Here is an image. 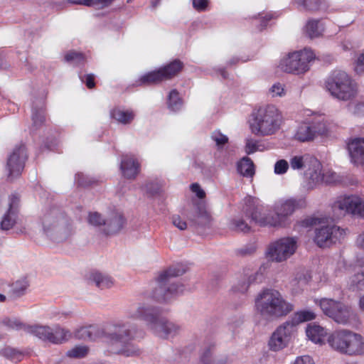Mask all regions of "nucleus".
I'll list each match as a JSON object with an SVG mask.
<instances>
[{"label":"nucleus","instance_id":"obj_1","mask_svg":"<svg viewBox=\"0 0 364 364\" xmlns=\"http://www.w3.org/2000/svg\"><path fill=\"white\" fill-rule=\"evenodd\" d=\"M135 333V325L129 321H117L111 323L105 330L95 325L81 327L75 331V337L89 341L105 337L115 347L113 350L114 353L129 357L140 354V350L131 343Z\"/></svg>","mask_w":364,"mask_h":364},{"label":"nucleus","instance_id":"obj_2","mask_svg":"<svg viewBox=\"0 0 364 364\" xmlns=\"http://www.w3.org/2000/svg\"><path fill=\"white\" fill-rule=\"evenodd\" d=\"M306 198L303 196L279 200L274 205V215L268 213L257 199L251 196L245 198L243 212L246 216L260 226H282L287 218L296 210L306 207Z\"/></svg>","mask_w":364,"mask_h":364},{"label":"nucleus","instance_id":"obj_3","mask_svg":"<svg viewBox=\"0 0 364 364\" xmlns=\"http://www.w3.org/2000/svg\"><path fill=\"white\" fill-rule=\"evenodd\" d=\"M128 316L144 322L148 330L154 335L168 338L178 334L181 326L162 316V309L149 304H139L136 309H129Z\"/></svg>","mask_w":364,"mask_h":364},{"label":"nucleus","instance_id":"obj_4","mask_svg":"<svg viewBox=\"0 0 364 364\" xmlns=\"http://www.w3.org/2000/svg\"><path fill=\"white\" fill-rule=\"evenodd\" d=\"M282 122L278 109L269 105L253 109L249 117L248 124L252 134L263 137L274 134L280 129Z\"/></svg>","mask_w":364,"mask_h":364},{"label":"nucleus","instance_id":"obj_5","mask_svg":"<svg viewBox=\"0 0 364 364\" xmlns=\"http://www.w3.org/2000/svg\"><path fill=\"white\" fill-rule=\"evenodd\" d=\"M257 312L266 319L285 316L293 311L294 306L287 301L279 291L267 289L259 293L255 299Z\"/></svg>","mask_w":364,"mask_h":364},{"label":"nucleus","instance_id":"obj_6","mask_svg":"<svg viewBox=\"0 0 364 364\" xmlns=\"http://www.w3.org/2000/svg\"><path fill=\"white\" fill-rule=\"evenodd\" d=\"M184 273L185 270L180 265L171 267L163 272L157 279V286L152 293L153 298L159 302H164L183 293L184 287L173 282L172 279Z\"/></svg>","mask_w":364,"mask_h":364},{"label":"nucleus","instance_id":"obj_7","mask_svg":"<svg viewBox=\"0 0 364 364\" xmlns=\"http://www.w3.org/2000/svg\"><path fill=\"white\" fill-rule=\"evenodd\" d=\"M41 223L44 233L53 239H65L73 231L70 220L58 208L46 210Z\"/></svg>","mask_w":364,"mask_h":364},{"label":"nucleus","instance_id":"obj_8","mask_svg":"<svg viewBox=\"0 0 364 364\" xmlns=\"http://www.w3.org/2000/svg\"><path fill=\"white\" fill-rule=\"evenodd\" d=\"M328 342L331 347L341 353L350 356L364 355V337L349 330L333 333Z\"/></svg>","mask_w":364,"mask_h":364},{"label":"nucleus","instance_id":"obj_9","mask_svg":"<svg viewBox=\"0 0 364 364\" xmlns=\"http://www.w3.org/2000/svg\"><path fill=\"white\" fill-rule=\"evenodd\" d=\"M326 87L332 96L340 100H350L358 94L357 83L343 70L333 71L326 81Z\"/></svg>","mask_w":364,"mask_h":364},{"label":"nucleus","instance_id":"obj_10","mask_svg":"<svg viewBox=\"0 0 364 364\" xmlns=\"http://www.w3.org/2000/svg\"><path fill=\"white\" fill-rule=\"evenodd\" d=\"M314 59L315 54L313 50L305 48L303 50L289 53L287 57L281 60L279 67L286 73L296 75L303 74L309 70V63Z\"/></svg>","mask_w":364,"mask_h":364},{"label":"nucleus","instance_id":"obj_11","mask_svg":"<svg viewBox=\"0 0 364 364\" xmlns=\"http://www.w3.org/2000/svg\"><path fill=\"white\" fill-rule=\"evenodd\" d=\"M27 333L36 336L38 339L53 344H61L72 337L70 330L57 324L51 328L49 326L29 325L26 327Z\"/></svg>","mask_w":364,"mask_h":364},{"label":"nucleus","instance_id":"obj_12","mask_svg":"<svg viewBox=\"0 0 364 364\" xmlns=\"http://www.w3.org/2000/svg\"><path fill=\"white\" fill-rule=\"evenodd\" d=\"M319 306L325 315L340 324H347L353 315L350 306L331 299H321Z\"/></svg>","mask_w":364,"mask_h":364},{"label":"nucleus","instance_id":"obj_13","mask_svg":"<svg viewBox=\"0 0 364 364\" xmlns=\"http://www.w3.org/2000/svg\"><path fill=\"white\" fill-rule=\"evenodd\" d=\"M182 68L183 63L178 60H175L158 70L143 75L139 78V82L140 85H143L160 83L162 81L172 78L178 73Z\"/></svg>","mask_w":364,"mask_h":364},{"label":"nucleus","instance_id":"obj_14","mask_svg":"<svg viewBox=\"0 0 364 364\" xmlns=\"http://www.w3.org/2000/svg\"><path fill=\"white\" fill-rule=\"evenodd\" d=\"M296 250V239L294 237H284L270 244L267 254L272 261L280 262L290 257Z\"/></svg>","mask_w":364,"mask_h":364},{"label":"nucleus","instance_id":"obj_15","mask_svg":"<svg viewBox=\"0 0 364 364\" xmlns=\"http://www.w3.org/2000/svg\"><path fill=\"white\" fill-rule=\"evenodd\" d=\"M296 329L292 321H285L279 326L268 342V346L272 351L277 352L288 346Z\"/></svg>","mask_w":364,"mask_h":364},{"label":"nucleus","instance_id":"obj_16","mask_svg":"<svg viewBox=\"0 0 364 364\" xmlns=\"http://www.w3.org/2000/svg\"><path fill=\"white\" fill-rule=\"evenodd\" d=\"M327 132L324 117L318 115L315 120L302 123L297 129L295 138L302 142L314 139L316 134L323 135Z\"/></svg>","mask_w":364,"mask_h":364},{"label":"nucleus","instance_id":"obj_17","mask_svg":"<svg viewBox=\"0 0 364 364\" xmlns=\"http://www.w3.org/2000/svg\"><path fill=\"white\" fill-rule=\"evenodd\" d=\"M346 231L336 225L323 226L316 230L314 241L320 247H327L343 240Z\"/></svg>","mask_w":364,"mask_h":364},{"label":"nucleus","instance_id":"obj_18","mask_svg":"<svg viewBox=\"0 0 364 364\" xmlns=\"http://www.w3.org/2000/svg\"><path fill=\"white\" fill-rule=\"evenodd\" d=\"M27 159L28 154L25 145L23 144L16 145L7 159L6 168L10 179L21 174Z\"/></svg>","mask_w":364,"mask_h":364},{"label":"nucleus","instance_id":"obj_19","mask_svg":"<svg viewBox=\"0 0 364 364\" xmlns=\"http://www.w3.org/2000/svg\"><path fill=\"white\" fill-rule=\"evenodd\" d=\"M334 208L350 214L359 219H364V199L356 196L340 198L334 203Z\"/></svg>","mask_w":364,"mask_h":364},{"label":"nucleus","instance_id":"obj_20","mask_svg":"<svg viewBox=\"0 0 364 364\" xmlns=\"http://www.w3.org/2000/svg\"><path fill=\"white\" fill-rule=\"evenodd\" d=\"M323 171L322 165L319 161L314 157L309 158V168L306 171L305 174L310 188H313L314 186L323 183Z\"/></svg>","mask_w":364,"mask_h":364},{"label":"nucleus","instance_id":"obj_21","mask_svg":"<svg viewBox=\"0 0 364 364\" xmlns=\"http://www.w3.org/2000/svg\"><path fill=\"white\" fill-rule=\"evenodd\" d=\"M19 203L18 197L14 194L9 198V209L4 215L1 221V229L3 230H9L16 223L18 207Z\"/></svg>","mask_w":364,"mask_h":364},{"label":"nucleus","instance_id":"obj_22","mask_svg":"<svg viewBox=\"0 0 364 364\" xmlns=\"http://www.w3.org/2000/svg\"><path fill=\"white\" fill-rule=\"evenodd\" d=\"M19 203L18 197L14 194L9 198V209L4 215L1 221V229L3 230H9L16 223L18 207Z\"/></svg>","mask_w":364,"mask_h":364},{"label":"nucleus","instance_id":"obj_23","mask_svg":"<svg viewBox=\"0 0 364 364\" xmlns=\"http://www.w3.org/2000/svg\"><path fill=\"white\" fill-rule=\"evenodd\" d=\"M120 170L124 177L134 179L140 171V164L133 156H123L120 163Z\"/></svg>","mask_w":364,"mask_h":364},{"label":"nucleus","instance_id":"obj_24","mask_svg":"<svg viewBox=\"0 0 364 364\" xmlns=\"http://www.w3.org/2000/svg\"><path fill=\"white\" fill-rule=\"evenodd\" d=\"M348 150L353 164H364V139H352L348 144Z\"/></svg>","mask_w":364,"mask_h":364},{"label":"nucleus","instance_id":"obj_25","mask_svg":"<svg viewBox=\"0 0 364 364\" xmlns=\"http://www.w3.org/2000/svg\"><path fill=\"white\" fill-rule=\"evenodd\" d=\"M125 224V219L121 213H112L107 218L103 231L107 235H113L119 232Z\"/></svg>","mask_w":364,"mask_h":364},{"label":"nucleus","instance_id":"obj_26","mask_svg":"<svg viewBox=\"0 0 364 364\" xmlns=\"http://www.w3.org/2000/svg\"><path fill=\"white\" fill-rule=\"evenodd\" d=\"M87 279L89 283L94 284L101 289L110 288L114 284L111 277L99 272H90Z\"/></svg>","mask_w":364,"mask_h":364},{"label":"nucleus","instance_id":"obj_27","mask_svg":"<svg viewBox=\"0 0 364 364\" xmlns=\"http://www.w3.org/2000/svg\"><path fill=\"white\" fill-rule=\"evenodd\" d=\"M29 284L26 279H21L12 283L10 286L9 296L11 299L15 300L23 296Z\"/></svg>","mask_w":364,"mask_h":364},{"label":"nucleus","instance_id":"obj_28","mask_svg":"<svg viewBox=\"0 0 364 364\" xmlns=\"http://www.w3.org/2000/svg\"><path fill=\"white\" fill-rule=\"evenodd\" d=\"M306 333L308 338L315 343L323 342L324 337L327 334L326 330L316 324L308 325Z\"/></svg>","mask_w":364,"mask_h":364},{"label":"nucleus","instance_id":"obj_29","mask_svg":"<svg viewBox=\"0 0 364 364\" xmlns=\"http://www.w3.org/2000/svg\"><path fill=\"white\" fill-rule=\"evenodd\" d=\"M311 279V277L308 273H298L296 277L290 282V286L294 293L301 291L304 286H306Z\"/></svg>","mask_w":364,"mask_h":364},{"label":"nucleus","instance_id":"obj_30","mask_svg":"<svg viewBox=\"0 0 364 364\" xmlns=\"http://www.w3.org/2000/svg\"><path fill=\"white\" fill-rule=\"evenodd\" d=\"M237 171L242 176L252 178L255 174L252 161L248 157H243L237 164Z\"/></svg>","mask_w":364,"mask_h":364},{"label":"nucleus","instance_id":"obj_31","mask_svg":"<svg viewBox=\"0 0 364 364\" xmlns=\"http://www.w3.org/2000/svg\"><path fill=\"white\" fill-rule=\"evenodd\" d=\"M111 116L118 122L127 124L132 122L135 117V114L132 110L114 109L111 112Z\"/></svg>","mask_w":364,"mask_h":364},{"label":"nucleus","instance_id":"obj_32","mask_svg":"<svg viewBox=\"0 0 364 364\" xmlns=\"http://www.w3.org/2000/svg\"><path fill=\"white\" fill-rule=\"evenodd\" d=\"M262 274L259 272H255L250 274L247 279V281L239 284L237 286L233 287L235 291L245 293L247 291L250 284L253 283L261 282L262 279Z\"/></svg>","mask_w":364,"mask_h":364},{"label":"nucleus","instance_id":"obj_33","mask_svg":"<svg viewBox=\"0 0 364 364\" xmlns=\"http://www.w3.org/2000/svg\"><path fill=\"white\" fill-rule=\"evenodd\" d=\"M306 35L311 39L321 36L323 32V27L317 20H310L306 25Z\"/></svg>","mask_w":364,"mask_h":364},{"label":"nucleus","instance_id":"obj_34","mask_svg":"<svg viewBox=\"0 0 364 364\" xmlns=\"http://www.w3.org/2000/svg\"><path fill=\"white\" fill-rule=\"evenodd\" d=\"M315 318L316 314L314 312L310 310H304L296 312L291 319L287 321L294 322V328L296 329V326L299 323L311 321Z\"/></svg>","mask_w":364,"mask_h":364},{"label":"nucleus","instance_id":"obj_35","mask_svg":"<svg viewBox=\"0 0 364 364\" xmlns=\"http://www.w3.org/2000/svg\"><path fill=\"white\" fill-rule=\"evenodd\" d=\"M33 129H38L45 122V114L43 109V102H41L39 107H32Z\"/></svg>","mask_w":364,"mask_h":364},{"label":"nucleus","instance_id":"obj_36","mask_svg":"<svg viewBox=\"0 0 364 364\" xmlns=\"http://www.w3.org/2000/svg\"><path fill=\"white\" fill-rule=\"evenodd\" d=\"M168 107L172 112L178 111L182 107V100L176 90H172L168 96Z\"/></svg>","mask_w":364,"mask_h":364},{"label":"nucleus","instance_id":"obj_37","mask_svg":"<svg viewBox=\"0 0 364 364\" xmlns=\"http://www.w3.org/2000/svg\"><path fill=\"white\" fill-rule=\"evenodd\" d=\"M65 60L74 65H81L85 63V55L82 53L75 50L67 53L65 55Z\"/></svg>","mask_w":364,"mask_h":364},{"label":"nucleus","instance_id":"obj_38","mask_svg":"<svg viewBox=\"0 0 364 364\" xmlns=\"http://www.w3.org/2000/svg\"><path fill=\"white\" fill-rule=\"evenodd\" d=\"M1 354L14 362H19L22 360L23 355L18 350L11 348V347H6L1 350Z\"/></svg>","mask_w":364,"mask_h":364},{"label":"nucleus","instance_id":"obj_39","mask_svg":"<svg viewBox=\"0 0 364 364\" xmlns=\"http://www.w3.org/2000/svg\"><path fill=\"white\" fill-rule=\"evenodd\" d=\"M2 323L9 328L14 330H23L27 333L26 327H28L29 324L22 323L18 318H6L2 321Z\"/></svg>","mask_w":364,"mask_h":364},{"label":"nucleus","instance_id":"obj_40","mask_svg":"<svg viewBox=\"0 0 364 364\" xmlns=\"http://www.w3.org/2000/svg\"><path fill=\"white\" fill-rule=\"evenodd\" d=\"M309 158L307 156H295L290 159L289 164L294 170H301L309 165Z\"/></svg>","mask_w":364,"mask_h":364},{"label":"nucleus","instance_id":"obj_41","mask_svg":"<svg viewBox=\"0 0 364 364\" xmlns=\"http://www.w3.org/2000/svg\"><path fill=\"white\" fill-rule=\"evenodd\" d=\"M213 348V344H209L203 348L200 355V364H214V361L212 358V351Z\"/></svg>","mask_w":364,"mask_h":364},{"label":"nucleus","instance_id":"obj_42","mask_svg":"<svg viewBox=\"0 0 364 364\" xmlns=\"http://www.w3.org/2000/svg\"><path fill=\"white\" fill-rule=\"evenodd\" d=\"M230 228L238 232H247L250 230V227L243 219L234 218L230 223Z\"/></svg>","mask_w":364,"mask_h":364},{"label":"nucleus","instance_id":"obj_43","mask_svg":"<svg viewBox=\"0 0 364 364\" xmlns=\"http://www.w3.org/2000/svg\"><path fill=\"white\" fill-rule=\"evenodd\" d=\"M350 287L353 290H361L364 288V269L355 274L350 278Z\"/></svg>","mask_w":364,"mask_h":364},{"label":"nucleus","instance_id":"obj_44","mask_svg":"<svg viewBox=\"0 0 364 364\" xmlns=\"http://www.w3.org/2000/svg\"><path fill=\"white\" fill-rule=\"evenodd\" d=\"M262 144L257 139L252 138H247L245 140V152L247 154H252L257 151H262Z\"/></svg>","mask_w":364,"mask_h":364},{"label":"nucleus","instance_id":"obj_45","mask_svg":"<svg viewBox=\"0 0 364 364\" xmlns=\"http://www.w3.org/2000/svg\"><path fill=\"white\" fill-rule=\"evenodd\" d=\"M295 1L308 10L316 11L323 9L321 0H295Z\"/></svg>","mask_w":364,"mask_h":364},{"label":"nucleus","instance_id":"obj_46","mask_svg":"<svg viewBox=\"0 0 364 364\" xmlns=\"http://www.w3.org/2000/svg\"><path fill=\"white\" fill-rule=\"evenodd\" d=\"M75 180L78 186L83 187L89 186L97 182L94 178L81 172L76 173Z\"/></svg>","mask_w":364,"mask_h":364},{"label":"nucleus","instance_id":"obj_47","mask_svg":"<svg viewBox=\"0 0 364 364\" xmlns=\"http://www.w3.org/2000/svg\"><path fill=\"white\" fill-rule=\"evenodd\" d=\"M88 352V348L85 346H75L67 351L66 355L70 358H80L85 357Z\"/></svg>","mask_w":364,"mask_h":364},{"label":"nucleus","instance_id":"obj_48","mask_svg":"<svg viewBox=\"0 0 364 364\" xmlns=\"http://www.w3.org/2000/svg\"><path fill=\"white\" fill-rule=\"evenodd\" d=\"M190 220L198 225H206L209 223L210 215L205 210H199L197 212V216L195 218H190Z\"/></svg>","mask_w":364,"mask_h":364},{"label":"nucleus","instance_id":"obj_49","mask_svg":"<svg viewBox=\"0 0 364 364\" xmlns=\"http://www.w3.org/2000/svg\"><path fill=\"white\" fill-rule=\"evenodd\" d=\"M88 222L90 225L96 227L105 226L106 219L103 218L99 213L94 212L89 214Z\"/></svg>","mask_w":364,"mask_h":364},{"label":"nucleus","instance_id":"obj_50","mask_svg":"<svg viewBox=\"0 0 364 364\" xmlns=\"http://www.w3.org/2000/svg\"><path fill=\"white\" fill-rule=\"evenodd\" d=\"M289 164L285 159L278 160L274 166V172L277 175H283L288 171Z\"/></svg>","mask_w":364,"mask_h":364},{"label":"nucleus","instance_id":"obj_51","mask_svg":"<svg viewBox=\"0 0 364 364\" xmlns=\"http://www.w3.org/2000/svg\"><path fill=\"white\" fill-rule=\"evenodd\" d=\"M211 139L215 142L218 146H222L228 141L227 136L223 134L220 131H215L211 134Z\"/></svg>","mask_w":364,"mask_h":364},{"label":"nucleus","instance_id":"obj_52","mask_svg":"<svg viewBox=\"0 0 364 364\" xmlns=\"http://www.w3.org/2000/svg\"><path fill=\"white\" fill-rule=\"evenodd\" d=\"M351 112L358 117L364 116V99L357 103L349 105Z\"/></svg>","mask_w":364,"mask_h":364},{"label":"nucleus","instance_id":"obj_53","mask_svg":"<svg viewBox=\"0 0 364 364\" xmlns=\"http://www.w3.org/2000/svg\"><path fill=\"white\" fill-rule=\"evenodd\" d=\"M272 97H282L285 95L284 86L280 83L274 84L269 89Z\"/></svg>","mask_w":364,"mask_h":364},{"label":"nucleus","instance_id":"obj_54","mask_svg":"<svg viewBox=\"0 0 364 364\" xmlns=\"http://www.w3.org/2000/svg\"><path fill=\"white\" fill-rule=\"evenodd\" d=\"M173 225L181 230H184L187 228V223L178 215H174L171 218Z\"/></svg>","mask_w":364,"mask_h":364},{"label":"nucleus","instance_id":"obj_55","mask_svg":"<svg viewBox=\"0 0 364 364\" xmlns=\"http://www.w3.org/2000/svg\"><path fill=\"white\" fill-rule=\"evenodd\" d=\"M323 182L325 183H331L336 181V173L329 169L323 171Z\"/></svg>","mask_w":364,"mask_h":364},{"label":"nucleus","instance_id":"obj_56","mask_svg":"<svg viewBox=\"0 0 364 364\" xmlns=\"http://www.w3.org/2000/svg\"><path fill=\"white\" fill-rule=\"evenodd\" d=\"M80 78L81 81L84 83H85L86 86L89 89H92L95 87V76L92 74H87L85 75H80Z\"/></svg>","mask_w":364,"mask_h":364},{"label":"nucleus","instance_id":"obj_57","mask_svg":"<svg viewBox=\"0 0 364 364\" xmlns=\"http://www.w3.org/2000/svg\"><path fill=\"white\" fill-rule=\"evenodd\" d=\"M114 0H90V6L96 9H103L109 6Z\"/></svg>","mask_w":364,"mask_h":364},{"label":"nucleus","instance_id":"obj_58","mask_svg":"<svg viewBox=\"0 0 364 364\" xmlns=\"http://www.w3.org/2000/svg\"><path fill=\"white\" fill-rule=\"evenodd\" d=\"M208 0H193V6L198 11H204L207 9Z\"/></svg>","mask_w":364,"mask_h":364},{"label":"nucleus","instance_id":"obj_59","mask_svg":"<svg viewBox=\"0 0 364 364\" xmlns=\"http://www.w3.org/2000/svg\"><path fill=\"white\" fill-rule=\"evenodd\" d=\"M191 189L192 192H193L198 198L202 199L205 196V191L201 188L198 183H193L191 186Z\"/></svg>","mask_w":364,"mask_h":364},{"label":"nucleus","instance_id":"obj_60","mask_svg":"<svg viewBox=\"0 0 364 364\" xmlns=\"http://www.w3.org/2000/svg\"><path fill=\"white\" fill-rule=\"evenodd\" d=\"M292 364H314V362L309 355H302L297 357Z\"/></svg>","mask_w":364,"mask_h":364},{"label":"nucleus","instance_id":"obj_61","mask_svg":"<svg viewBox=\"0 0 364 364\" xmlns=\"http://www.w3.org/2000/svg\"><path fill=\"white\" fill-rule=\"evenodd\" d=\"M274 17L273 14H271V13H268L267 14H265L264 16H262V20H261V24H260V26H261V30L264 28L267 25V23L269 21H270L271 19H272Z\"/></svg>","mask_w":364,"mask_h":364},{"label":"nucleus","instance_id":"obj_62","mask_svg":"<svg viewBox=\"0 0 364 364\" xmlns=\"http://www.w3.org/2000/svg\"><path fill=\"white\" fill-rule=\"evenodd\" d=\"M364 70V53L360 54L357 60V65L355 67V70L358 72V70Z\"/></svg>","mask_w":364,"mask_h":364},{"label":"nucleus","instance_id":"obj_63","mask_svg":"<svg viewBox=\"0 0 364 364\" xmlns=\"http://www.w3.org/2000/svg\"><path fill=\"white\" fill-rule=\"evenodd\" d=\"M247 60V59H242V58H240L239 57H232V58H230L227 64L228 66H233V65H237V63H245L246 62Z\"/></svg>","mask_w":364,"mask_h":364},{"label":"nucleus","instance_id":"obj_64","mask_svg":"<svg viewBox=\"0 0 364 364\" xmlns=\"http://www.w3.org/2000/svg\"><path fill=\"white\" fill-rule=\"evenodd\" d=\"M356 243L360 247L364 249V232L358 236Z\"/></svg>","mask_w":364,"mask_h":364}]
</instances>
